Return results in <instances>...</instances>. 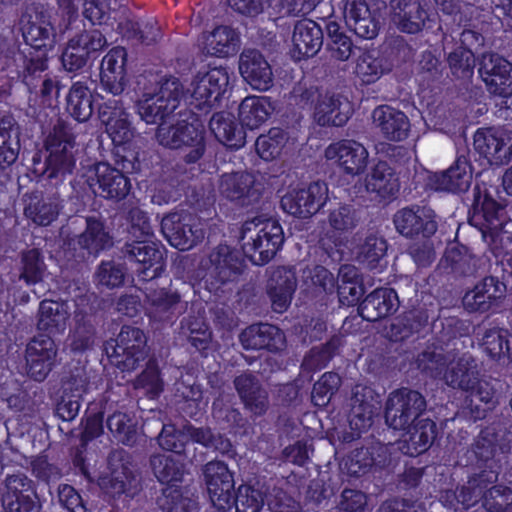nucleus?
Wrapping results in <instances>:
<instances>
[{"label": "nucleus", "instance_id": "obj_14", "mask_svg": "<svg viewBox=\"0 0 512 512\" xmlns=\"http://www.w3.org/2000/svg\"><path fill=\"white\" fill-rule=\"evenodd\" d=\"M326 160L338 165L347 175L359 176L368 164V151L359 142L343 139L327 146L324 152Z\"/></svg>", "mask_w": 512, "mask_h": 512}, {"label": "nucleus", "instance_id": "obj_35", "mask_svg": "<svg viewBox=\"0 0 512 512\" xmlns=\"http://www.w3.org/2000/svg\"><path fill=\"white\" fill-rule=\"evenodd\" d=\"M472 181V170L466 159H457L446 172L435 174L432 185L436 190L463 192L468 190Z\"/></svg>", "mask_w": 512, "mask_h": 512}, {"label": "nucleus", "instance_id": "obj_22", "mask_svg": "<svg viewBox=\"0 0 512 512\" xmlns=\"http://www.w3.org/2000/svg\"><path fill=\"white\" fill-rule=\"evenodd\" d=\"M239 72L251 88L267 91L273 85V72L268 61L256 51H246L241 54Z\"/></svg>", "mask_w": 512, "mask_h": 512}, {"label": "nucleus", "instance_id": "obj_59", "mask_svg": "<svg viewBox=\"0 0 512 512\" xmlns=\"http://www.w3.org/2000/svg\"><path fill=\"white\" fill-rule=\"evenodd\" d=\"M26 216L38 225L50 224L58 214V208L55 203L37 201L36 203H30L25 208Z\"/></svg>", "mask_w": 512, "mask_h": 512}, {"label": "nucleus", "instance_id": "obj_6", "mask_svg": "<svg viewBox=\"0 0 512 512\" xmlns=\"http://www.w3.org/2000/svg\"><path fill=\"white\" fill-rule=\"evenodd\" d=\"M203 133L204 127L197 120L191 123H178L176 126H170L164 122L159 127L157 138L165 147L190 149L186 158L188 162H194L202 156L204 151Z\"/></svg>", "mask_w": 512, "mask_h": 512}, {"label": "nucleus", "instance_id": "obj_41", "mask_svg": "<svg viewBox=\"0 0 512 512\" xmlns=\"http://www.w3.org/2000/svg\"><path fill=\"white\" fill-rule=\"evenodd\" d=\"M435 423L424 419L418 421L400 442L399 448L403 453L414 456L428 449L435 437Z\"/></svg>", "mask_w": 512, "mask_h": 512}, {"label": "nucleus", "instance_id": "obj_27", "mask_svg": "<svg viewBox=\"0 0 512 512\" xmlns=\"http://www.w3.org/2000/svg\"><path fill=\"white\" fill-rule=\"evenodd\" d=\"M30 481L23 475H13L6 479V492L3 504L8 512H38L37 505L31 499Z\"/></svg>", "mask_w": 512, "mask_h": 512}, {"label": "nucleus", "instance_id": "obj_56", "mask_svg": "<svg viewBox=\"0 0 512 512\" xmlns=\"http://www.w3.org/2000/svg\"><path fill=\"white\" fill-rule=\"evenodd\" d=\"M74 385L75 387L70 388V399L68 401L63 400L57 408L58 414L63 420H71L78 414L80 409L79 400L87 392V385L84 380L80 379Z\"/></svg>", "mask_w": 512, "mask_h": 512}, {"label": "nucleus", "instance_id": "obj_16", "mask_svg": "<svg viewBox=\"0 0 512 512\" xmlns=\"http://www.w3.org/2000/svg\"><path fill=\"white\" fill-rule=\"evenodd\" d=\"M420 393L408 389L393 392L387 402L386 422L396 430L404 429L424 409Z\"/></svg>", "mask_w": 512, "mask_h": 512}, {"label": "nucleus", "instance_id": "obj_63", "mask_svg": "<svg viewBox=\"0 0 512 512\" xmlns=\"http://www.w3.org/2000/svg\"><path fill=\"white\" fill-rule=\"evenodd\" d=\"M124 278L123 269L113 263H103L97 272V281L102 286H119Z\"/></svg>", "mask_w": 512, "mask_h": 512}, {"label": "nucleus", "instance_id": "obj_25", "mask_svg": "<svg viewBox=\"0 0 512 512\" xmlns=\"http://www.w3.org/2000/svg\"><path fill=\"white\" fill-rule=\"evenodd\" d=\"M394 224L397 231L406 237H412L420 232L430 235L437 229L434 213L426 207L398 211L394 216Z\"/></svg>", "mask_w": 512, "mask_h": 512}, {"label": "nucleus", "instance_id": "obj_12", "mask_svg": "<svg viewBox=\"0 0 512 512\" xmlns=\"http://www.w3.org/2000/svg\"><path fill=\"white\" fill-rule=\"evenodd\" d=\"M229 74L224 67L200 71L193 79L188 93L198 107L212 106L226 92Z\"/></svg>", "mask_w": 512, "mask_h": 512}, {"label": "nucleus", "instance_id": "obj_10", "mask_svg": "<svg viewBox=\"0 0 512 512\" xmlns=\"http://www.w3.org/2000/svg\"><path fill=\"white\" fill-rule=\"evenodd\" d=\"M74 137L70 129L63 123L54 126L47 138L46 148L49 152L47 158V171L49 177H56L72 171L75 164L73 156Z\"/></svg>", "mask_w": 512, "mask_h": 512}, {"label": "nucleus", "instance_id": "obj_23", "mask_svg": "<svg viewBox=\"0 0 512 512\" xmlns=\"http://www.w3.org/2000/svg\"><path fill=\"white\" fill-rule=\"evenodd\" d=\"M351 114L352 105L346 98L323 95L315 102L313 119L321 126H342Z\"/></svg>", "mask_w": 512, "mask_h": 512}, {"label": "nucleus", "instance_id": "obj_62", "mask_svg": "<svg viewBox=\"0 0 512 512\" xmlns=\"http://www.w3.org/2000/svg\"><path fill=\"white\" fill-rule=\"evenodd\" d=\"M184 334H187L190 342L194 347L199 350H204L207 347V343L211 338V334L208 331L206 324L201 320H196L183 327Z\"/></svg>", "mask_w": 512, "mask_h": 512}, {"label": "nucleus", "instance_id": "obj_51", "mask_svg": "<svg viewBox=\"0 0 512 512\" xmlns=\"http://www.w3.org/2000/svg\"><path fill=\"white\" fill-rule=\"evenodd\" d=\"M482 486L476 485V480L470 481L468 487L460 490L459 494L446 492L441 497V502L444 506L459 511L461 509H468L478 502L480 495L483 491Z\"/></svg>", "mask_w": 512, "mask_h": 512}, {"label": "nucleus", "instance_id": "obj_54", "mask_svg": "<svg viewBox=\"0 0 512 512\" xmlns=\"http://www.w3.org/2000/svg\"><path fill=\"white\" fill-rule=\"evenodd\" d=\"M340 385V377L335 373H325L315 383L312 392V401L317 407H325L330 399L333 392Z\"/></svg>", "mask_w": 512, "mask_h": 512}, {"label": "nucleus", "instance_id": "obj_34", "mask_svg": "<svg viewBox=\"0 0 512 512\" xmlns=\"http://www.w3.org/2000/svg\"><path fill=\"white\" fill-rule=\"evenodd\" d=\"M378 404L373 396V391L364 386H357L353 396L350 427L357 434L367 430L372 425V417L378 410Z\"/></svg>", "mask_w": 512, "mask_h": 512}, {"label": "nucleus", "instance_id": "obj_21", "mask_svg": "<svg viewBox=\"0 0 512 512\" xmlns=\"http://www.w3.org/2000/svg\"><path fill=\"white\" fill-rule=\"evenodd\" d=\"M505 293L504 283L494 277H487L465 293L463 305L471 312H486L497 306Z\"/></svg>", "mask_w": 512, "mask_h": 512}, {"label": "nucleus", "instance_id": "obj_1", "mask_svg": "<svg viewBox=\"0 0 512 512\" xmlns=\"http://www.w3.org/2000/svg\"><path fill=\"white\" fill-rule=\"evenodd\" d=\"M189 440L206 447H214L221 453H228L231 448L228 440L222 437L215 438L208 429L183 426L182 430H176L173 425H164L159 435V445L165 450L174 451L176 455L163 454L153 457L151 464L160 482L170 484L181 479L183 465L179 463V453Z\"/></svg>", "mask_w": 512, "mask_h": 512}, {"label": "nucleus", "instance_id": "obj_3", "mask_svg": "<svg viewBox=\"0 0 512 512\" xmlns=\"http://www.w3.org/2000/svg\"><path fill=\"white\" fill-rule=\"evenodd\" d=\"M419 367L430 372L433 377L440 376L446 367L443 378L449 386L471 391L472 397L484 403H490L493 399L494 392L491 386L487 382L478 380L475 367L468 359L451 361L447 365L446 360L440 354H424L420 359Z\"/></svg>", "mask_w": 512, "mask_h": 512}, {"label": "nucleus", "instance_id": "obj_46", "mask_svg": "<svg viewBox=\"0 0 512 512\" xmlns=\"http://www.w3.org/2000/svg\"><path fill=\"white\" fill-rule=\"evenodd\" d=\"M389 71L385 59L376 51L362 53L356 60L354 73L365 84H371L379 80Z\"/></svg>", "mask_w": 512, "mask_h": 512}, {"label": "nucleus", "instance_id": "obj_53", "mask_svg": "<svg viewBox=\"0 0 512 512\" xmlns=\"http://www.w3.org/2000/svg\"><path fill=\"white\" fill-rule=\"evenodd\" d=\"M107 425L114 437L127 445L136 441V426L132 418L125 413H114L109 417Z\"/></svg>", "mask_w": 512, "mask_h": 512}, {"label": "nucleus", "instance_id": "obj_29", "mask_svg": "<svg viewBox=\"0 0 512 512\" xmlns=\"http://www.w3.org/2000/svg\"><path fill=\"white\" fill-rule=\"evenodd\" d=\"M372 118L375 127L385 138L401 141L407 137L410 124L403 112L389 106H380L373 111Z\"/></svg>", "mask_w": 512, "mask_h": 512}, {"label": "nucleus", "instance_id": "obj_43", "mask_svg": "<svg viewBox=\"0 0 512 512\" xmlns=\"http://www.w3.org/2000/svg\"><path fill=\"white\" fill-rule=\"evenodd\" d=\"M219 191L231 201L252 197L256 192L254 176L246 172L224 175L220 181Z\"/></svg>", "mask_w": 512, "mask_h": 512}, {"label": "nucleus", "instance_id": "obj_19", "mask_svg": "<svg viewBox=\"0 0 512 512\" xmlns=\"http://www.w3.org/2000/svg\"><path fill=\"white\" fill-rule=\"evenodd\" d=\"M106 44L102 33L92 30L72 39L62 55V64L67 71H76L82 68L87 59L100 51Z\"/></svg>", "mask_w": 512, "mask_h": 512}, {"label": "nucleus", "instance_id": "obj_50", "mask_svg": "<svg viewBox=\"0 0 512 512\" xmlns=\"http://www.w3.org/2000/svg\"><path fill=\"white\" fill-rule=\"evenodd\" d=\"M481 345L484 351L493 359L509 358L512 346L510 335L503 329H492L485 333Z\"/></svg>", "mask_w": 512, "mask_h": 512}, {"label": "nucleus", "instance_id": "obj_64", "mask_svg": "<svg viewBox=\"0 0 512 512\" xmlns=\"http://www.w3.org/2000/svg\"><path fill=\"white\" fill-rule=\"evenodd\" d=\"M503 208L493 199L485 197L481 203L479 214L486 222V229H497L502 226L500 214Z\"/></svg>", "mask_w": 512, "mask_h": 512}, {"label": "nucleus", "instance_id": "obj_36", "mask_svg": "<svg viewBox=\"0 0 512 512\" xmlns=\"http://www.w3.org/2000/svg\"><path fill=\"white\" fill-rule=\"evenodd\" d=\"M294 53L297 57H311L315 55L322 46L321 28L312 20L299 21L293 33Z\"/></svg>", "mask_w": 512, "mask_h": 512}, {"label": "nucleus", "instance_id": "obj_39", "mask_svg": "<svg viewBox=\"0 0 512 512\" xmlns=\"http://www.w3.org/2000/svg\"><path fill=\"white\" fill-rule=\"evenodd\" d=\"M274 106L266 96L246 97L239 106V119L249 129L260 127L270 117Z\"/></svg>", "mask_w": 512, "mask_h": 512}, {"label": "nucleus", "instance_id": "obj_9", "mask_svg": "<svg viewBox=\"0 0 512 512\" xmlns=\"http://www.w3.org/2000/svg\"><path fill=\"white\" fill-rule=\"evenodd\" d=\"M22 32L25 42L38 53L36 56H33L32 52L29 53L28 72L35 73L45 70L48 52L55 44L50 22L44 16L36 15L33 20L23 25Z\"/></svg>", "mask_w": 512, "mask_h": 512}, {"label": "nucleus", "instance_id": "obj_37", "mask_svg": "<svg viewBox=\"0 0 512 512\" xmlns=\"http://www.w3.org/2000/svg\"><path fill=\"white\" fill-rule=\"evenodd\" d=\"M398 179L391 168L384 162L378 163L372 172L366 176L365 182L358 192L374 193L380 198H387L398 190Z\"/></svg>", "mask_w": 512, "mask_h": 512}, {"label": "nucleus", "instance_id": "obj_15", "mask_svg": "<svg viewBox=\"0 0 512 512\" xmlns=\"http://www.w3.org/2000/svg\"><path fill=\"white\" fill-rule=\"evenodd\" d=\"M89 187L105 198L120 200L129 193L128 179L107 163H98L86 173Z\"/></svg>", "mask_w": 512, "mask_h": 512}, {"label": "nucleus", "instance_id": "obj_42", "mask_svg": "<svg viewBox=\"0 0 512 512\" xmlns=\"http://www.w3.org/2000/svg\"><path fill=\"white\" fill-rule=\"evenodd\" d=\"M398 308V296L392 289H377L363 302L362 315L369 320L385 317Z\"/></svg>", "mask_w": 512, "mask_h": 512}, {"label": "nucleus", "instance_id": "obj_55", "mask_svg": "<svg viewBox=\"0 0 512 512\" xmlns=\"http://www.w3.org/2000/svg\"><path fill=\"white\" fill-rule=\"evenodd\" d=\"M452 74L457 78H469L473 74L475 65L471 50L459 47L448 58Z\"/></svg>", "mask_w": 512, "mask_h": 512}, {"label": "nucleus", "instance_id": "obj_61", "mask_svg": "<svg viewBox=\"0 0 512 512\" xmlns=\"http://www.w3.org/2000/svg\"><path fill=\"white\" fill-rule=\"evenodd\" d=\"M512 504V491L502 486L491 488L484 497L483 505L491 512H501Z\"/></svg>", "mask_w": 512, "mask_h": 512}, {"label": "nucleus", "instance_id": "obj_24", "mask_svg": "<svg viewBox=\"0 0 512 512\" xmlns=\"http://www.w3.org/2000/svg\"><path fill=\"white\" fill-rule=\"evenodd\" d=\"M99 119L115 145L128 142L133 132L128 117L117 100H109L99 108Z\"/></svg>", "mask_w": 512, "mask_h": 512}, {"label": "nucleus", "instance_id": "obj_26", "mask_svg": "<svg viewBox=\"0 0 512 512\" xmlns=\"http://www.w3.org/2000/svg\"><path fill=\"white\" fill-rule=\"evenodd\" d=\"M127 53L125 49L117 47L110 50L102 60L101 83L113 95L123 92L127 78L125 62Z\"/></svg>", "mask_w": 512, "mask_h": 512}, {"label": "nucleus", "instance_id": "obj_7", "mask_svg": "<svg viewBox=\"0 0 512 512\" xmlns=\"http://www.w3.org/2000/svg\"><path fill=\"white\" fill-rule=\"evenodd\" d=\"M145 337L134 327L124 326L116 339L106 343L105 352L111 363L121 370H131L143 358Z\"/></svg>", "mask_w": 512, "mask_h": 512}, {"label": "nucleus", "instance_id": "obj_38", "mask_svg": "<svg viewBox=\"0 0 512 512\" xmlns=\"http://www.w3.org/2000/svg\"><path fill=\"white\" fill-rule=\"evenodd\" d=\"M70 307L68 303L44 300L40 304L38 328L50 335L66 329Z\"/></svg>", "mask_w": 512, "mask_h": 512}, {"label": "nucleus", "instance_id": "obj_4", "mask_svg": "<svg viewBox=\"0 0 512 512\" xmlns=\"http://www.w3.org/2000/svg\"><path fill=\"white\" fill-rule=\"evenodd\" d=\"M243 252L255 265L269 262L283 244L281 225L272 219L256 218L247 221L242 229Z\"/></svg>", "mask_w": 512, "mask_h": 512}, {"label": "nucleus", "instance_id": "obj_48", "mask_svg": "<svg viewBox=\"0 0 512 512\" xmlns=\"http://www.w3.org/2000/svg\"><path fill=\"white\" fill-rule=\"evenodd\" d=\"M78 244L82 257L85 256V251L88 255H96L110 244V237L99 220L90 218L87 220L86 231L78 239Z\"/></svg>", "mask_w": 512, "mask_h": 512}, {"label": "nucleus", "instance_id": "obj_2", "mask_svg": "<svg viewBox=\"0 0 512 512\" xmlns=\"http://www.w3.org/2000/svg\"><path fill=\"white\" fill-rule=\"evenodd\" d=\"M204 478L210 500L220 511L235 507L236 512H258L263 506L261 493L247 485L240 486L234 497L232 474L222 462L206 464Z\"/></svg>", "mask_w": 512, "mask_h": 512}, {"label": "nucleus", "instance_id": "obj_20", "mask_svg": "<svg viewBox=\"0 0 512 512\" xmlns=\"http://www.w3.org/2000/svg\"><path fill=\"white\" fill-rule=\"evenodd\" d=\"M56 346L51 337H36L26 350L28 375L36 381L44 380L56 359Z\"/></svg>", "mask_w": 512, "mask_h": 512}, {"label": "nucleus", "instance_id": "obj_44", "mask_svg": "<svg viewBox=\"0 0 512 512\" xmlns=\"http://www.w3.org/2000/svg\"><path fill=\"white\" fill-rule=\"evenodd\" d=\"M93 102L92 91L84 84L76 82L67 95L66 109L75 120L85 122L93 113Z\"/></svg>", "mask_w": 512, "mask_h": 512}, {"label": "nucleus", "instance_id": "obj_28", "mask_svg": "<svg viewBox=\"0 0 512 512\" xmlns=\"http://www.w3.org/2000/svg\"><path fill=\"white\" fill-rule=\"evenodd\" d=\"M208 262L207 273L203 276L204 286L210 291H216L218 286L214 283V279L219 278L221 282L234 279L236 274V260L231 249L226 245H220L213 251Z\"/></svg>", "mask_w": 512, "mask_h": 512}, {"label": "nucleus", "instance_id": "obj_5", "mask_svg": "<svg viewBox=\"0 0 512 512\" xmlns=\"http://www.w3.org/2000/svg\"><path fill=\"white\" fill-rule=\"evenodd\" d=\"M130 234L134 243L129 245V253L142 266L137 268L139 277L149 280L160 275L164 267L163 250L152 241V231L147 219L142 217L141 224H133Z\"/></svg>", "mask_w": 512, "mask_h": 512}, {"label": "nucleus", "instance_id": "obj_13", "mask_svg": "<svg viewBox=\"0 0 512 512\" xmlns=\"http://www.w3.org/2000/svg\"><path fill=\"white\" fill-rule=\"evenodd\" d=\"M180 83L177 79H168L153 95L145 94L139 102L140 117L148 124L156 123L172 112L178 105Z\"/></svg>", "mask_w": 512, "mask_h": 512}, {"label": "nucleus", "instance_id": "obj_17", "mask_svg": "<svg viewBox=\"0 0 512 512\" xmlns=\"http://www.w3.org/2000/svg\"><path fill=\"white\" fill-rule=\"evenodd\" d=\"M161 228L170 245L179 250L191 249L204 236L202 227L193 223L191 217L179 213L165 216Z\"/></svg>", "mask_w": 512, "mask_h": 512}, {"label": "nucleus", "instance_id": "obj_31", "mask_svg": "<svg viewBox=\"0 0 512 512\" xmlns=\"http://www.w3.org/2000/svg\"><path fill=\"white\" fill-rule=\"evenodd\" d=\"M392 21L403 32L417 33L428 19L425 10L418 0L392 1Z\"/></svg>", "mask_w": 512, "mask_h": 512}, {"label": "nucleus", "instance_id": "obj_18", "mask_svg": "<svg viewBox=\"0 0 512 512\" xmlns=\"http://www.w3.org/2000/svg\"><path fill=\"white\" fill-rule=\"evenodd\" d=\"M479 73L490 93L504 98L512 96V64L510 62L496 54H484Z\"/></svg>", "mask_w": 512, "mask_h": 512}, {"label": "nucleus", "instance_id": "obj_45", "mask_svg": "<svg viewBox=\"0 0 512 512\" xmlns=\"http://www.w3.org/2000/svg\"><path fill=\"white\" fill-rule=\"evenodd\" d=\"M210 128L215 137L227 147L238 149L245 144V133L235 126L229 113L215 114L211 118Z\"/></svg>", "mask_w": 512, "mask_h": 512}, {"label": "nucleus", "instance_id": "obj_32", "mask_svg": "<svg viewBox=\"0 0 512 512\" xmlns=\"http://www.w3.org/2000/svg\"><path fill=\"white\" fill-rule=\"evenodd\" d=\"M267 287L273 309L279 313L284 312L290 305L295 291L294 272L286 268H277L272 272Z\"/></svg>", "mask_w": 512, "mask_h": 512}, {"label": "nucleus", "instance_id": "obj_57", "mask_svg": "<svg viewBox=\"0 0 512 512\" xmlns=\"http://www.w3.org/2000/svg\"><path fill=\"white\" fill-rule=\"evenodd\" d=\"M44 268L37 250H30L23 256V268L21 278L28 285L36 284L43 279Z\"/></svg>", "mask_w": 512, "mask_h": 512}, {"label": "nucleus", "instance_id": "obj_60", "mask_svg": "<svg viewBox=\"0 0 512 512\" xmlns=\"http://www.w3.org/2000/svg\"><path fill=\"white\" fill-rule=\"evenodd\" d=\"M387 250L386 241L378 237H370L366 240L360 253V261L374 268L376 263L382 259Z\"/></svg>", "mask_w": 512, "mask_h": 512}, {"label": "nucleus", "instance_id": "obj_49", "mask_svg": "<svg viewBox=\"0 0 512 512\" xmlns=\"http://www.w3.org/2000/svg\"><path fill=\"white\" fill-rule=\"evenodd\" d=\"M148 302L147 314L155 321L168 320L181 310L178 308L179 297L176 294H168L164 290L149 295Z\"/></svg>", "mask_w": 512, "mask_h": 512}, {"label": "nucleus", "instance_id": "obj_30", "mask_svg": "<svg viewBox=\"0 0 512 512\" xmlns=\"http://www.w3.org/2000/svg\"><path fill=\"white\" fill-rule=\"evenodd\" d=\"M344 17L349 29L364 39H372L378 34V23L372 17L365 0H347Z\"/></svg>", "mask_w": 512, "mask_h": 512}, {"label": "nucleus", "instance_id": "obj_40", "mask_svg": "<svg viewBox=\"0 0 512 512\" xmlns=\"http://www.w3.org/2000/svg\"><path fill=\"white\" fill-rule=\"evenodd\" d=\"M202 49L210 55L227 57L237 52L238 34L228 26L217 27L212 33L203 37Z\"/></svg>", "mask_w": 512, "mask_h": 512}, {"label": "nucleus", "instance_id": "obj_11", "mask_svg": "<svg viewBox=\"0 0 512 512\" xmlns=\"http://www.w3.org/2000/svg\"><path fill=\"white\" fill-rule=\"evenodd\" d=\"M475 150L489 165H502L512 157V132L496 128L479 129L474 135Z\"/></svg>", "mask_w": 512, "mask_h": 512}, {"label": "nucleus", "instance_id": "obj_47", "mask_svg": "<svg viewBox=\"0 0 512 512\" xmlns=\"http://www.w3.org/2000/svg\"><path fill=\"white\" fill-rule=\"evenodd\" d=\"M236 389L245 406L254 414H262L267 406L266 393L261 390L251 375L239 376Z\"/></svg>", "mask_w": 512, "mask_h": 512}, {"label": "nucleus", "instance_id": "obj_8", "mask_svg": "<svg viewBox=\"0 0 512 512\" xmlns=\"http://www.w3.org/2000/svg\"><path fill=\"white\" fill-rule=\"evenodd\" d=\"M328 187L323 182H315L307 188L289 186L281 195V207L291 215L309 217L315 214L326 202Z\"/></svg>", "mask_w": 512, "mask_h": 512}, {"label": "nucleus", "instance_id": "obj_58", "mask_svg": "<svg viewBox=\"0 0 512 512\" xmlns=\"http://www.w3.org/2000/svg\"><path fill=\"white\" fill-rule=\"evenodd\" d=\"M164 499L161 500V505L164 507L168 505V512H194L196 510V503L183 497L182 493L171 485L163 491Z\"/></svg>", "mask_w": 512, "mask_h": 512}, {"label": "nucleus", "instance_id": "obj_33", "mask_svg": "<svg viewBox=\"0 0 512 512\" xmlns=\"http://www.w3.org/2000/svg\"><path fill=\"white\" fill-rule=\"evenodd\" d=\"M240 341L246 349L280 350L284 347V334L270 324L252 325L240 335Z\"/></svg>", "mask_w": 512, "mask_h": 512}, {"label": "nucleus", "instance_id": "obj_52", "mask_svg": "<svg viewBox=\"0 0 512 512\" xmlns=\"http://www.w3.org/2000/svg\"><path fill=\"white\" fill-rule=\"evenodd\" d=\"M286 141V134L279 128H273L267 135L258 137L256 141L257 153L266 161L273 160L280 156Z\"/></svg>", "mask_w": 512, "mask_h": 512}]
</instances>
